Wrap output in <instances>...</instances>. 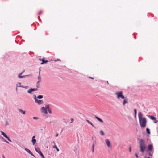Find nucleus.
Segmentation results:
<instances>
[{
    "label": "nucleus",
    "mask_w": 158,
    "mask_h": 158,
    "mask_svg": "<svg viewBox=\"0 0 158 158\" xmlns=\"http://www.w3.org/2000/svg\"><path fill=\"white\" fill-rule=\"evenodd\" d=\"M2 157L3 158H5V156L4 155H2Z\"/></svg>",
    "instance_id": "obj_50"
},
{
    "label": "nucleus",
    "mask_w": 158,
    "mask_h": 158,
    "mask_svg": "<svg viewBox=\"0 0 158 158\" xmlns=\"http://www.w3.org/2000/svg\"><path fill=\"white\" fill-rule=\"evenodd\" d=\"M39 60L42 61V62L41 63V64H43L45 63H46L48 62V60H44V58L42 59H41L40 58Z\"/></svg>",
    "instance_id": "obj_11"
},
{
    "label": "nucleus",
    "mask_w": 158,
    "mask_h": 158,
    "mask_svg": "<svg viewBox=\"0 0 158 158\" xmlns=\"http://www.w3.org/2000/svg\"><path fill=\"white\" fill-rule=\"evenodd\" d=\"M31 142L33 145H34L36 143V140L35 139H32Z\"/></svg>",
    "instance_id": "obj_19"
},
{
    "label": "nucleus",
    "mask_w": 158,
    "mask_h": 158,
    "mask_svg": "<svg viewBox=\"0 0 158 158\" xmlns=\"http://www.w3.org/2000/svg\"><path fill=\"white\" fill-rule=\"evenodd\" d=\"M32 92V88H31L27 91V93H29V94H31Z\"/></svg>",
    "instance_id": "obj_21"
},
{
    "label": "nucleus",
    "mask_w": 158,
    "mask_h": 158,
    "mask_svg": "<svg viewBox=\"0 0 158 158\" xmlns=\"http://www.w3.org/2000/svg\"><path fill=\"white\" fill-rule=\"evenodd\" d=\"M18 110L19 112L23 114L24 115L26 114V113L25 111H23V110L20 109H18Z\"/></svg>",
    "instance_id": "obj_15"
},
{
    "label": "nucleus",
    "mask_w": 158,
    "mask_h": 158,
    "mask_svg": "<svg viewBox=\"0 0 158 158\" xmlns=\"http://www.w3.org/2000/svg\"><path fill=\"white\" fill-rule=\"evenodd\" d=\"M124 99L123 102V105H125L126 104L128 103V99L126 97H125V98Z\"/></svg>",
    "instance_id": "obj_12"
},
{
    "label": "nucleus",
    "mask_w": 158,
    "mask_h": 158,
    "mask_svg": "<svg viewBox=\"0 0 158 158\" xmlns=\"http://www.w3.org/2000/svg\"><path fill=\"white\" fill-rule=\"evenodd\" d=\"M139 144L140 151L142 153H144L146 148L145 141L142 139H140L139 140Z\"/></svg>",
    "instance_id": "obj_2"
},
{
    "label": "nucleus",
    "mask_w": 158,
    "mask_h": 158,
    "mask_svg": "<svg viewBox=\"0 0 158 158\" xmlns=\"http://www.w3.org/2000/svg\"><path fill=\"white\" fill-rule=\"evenodd\" d=\"M53 148H56V150H57V152L59 151V149L57 148V146H56V145H55L53 146Z\"/></svg>",
    "instance_id": "obj_26"
},
{
    "label": "nucleus",
    "mask_w": 158,
    "mask_h": 158,
    "mask_svg": "<svg viewBox=\"0 0 158 158\" xmlns=\"http://www.w3.org/2000/svg\"><path fill=\"white\" fill-rule=\"evenodd\" d=\"M40 71H41V70H40V71H39V72H40Z\"/></svg>",
    "instance_id": "obj_52"
},
{
    "label": "nucleus",
    "mask_w": 158,
    "mask_h": 158,
    "mask_svg": "<svg viewBox=\"0 0 158 158\" xmlns=\"http://www.w3.org/2000/svg\"><path fill=\"white\" fill-rule=\"evenodd\" d=\"M71 122H70V123H72L74 121V119L73 118H71Z\"/></svg>",
    "instance_id": "obj_41"
},
{
    "label": "nucleus",
    "mask_w": 158,
    "mask_h": 158,
    "mask_svg": "<svg viewBox=\"0 0 158 158\" xmlns=\"http://www.w3.org/2000/svg\"><path fill=\"white\" fill-rule=\"evenodd\" d=\"M9 123H8V122L7 121H6V123H5V125L6 126H7V125H9Z\"/></svg>",
    "instance_id": "obj_39"
},
{
    "label": "nucleus",
    "mask_w": 158,
    "mask_h": 158,
    "mask_svg": "<svg viewBox=\"0 0 158 158\" xmlns=\"http://www.w3.org/2000/svg\"><path fill=\"white\" fill-rule=\"evenodd\" d=\"M35 136H34L32 137V139H34L35 138Z\"/></svg>",
    "instance_id": "obj_47"
},
{
    "label": "nucleus",
    "mask_w": 158,
    "mask_h": 158,
    "mask_svg": "<svg viewBox=\"0 0 158 158\" xmlns=\"http://www.w3.org/2000/svg\"><path fill=\"white\" fill-rule=\"evenodd\" d=\"M21 84V83H18V85H20Z\"/></svg>",
    "instance_id": "obj_49"
},
{
    "label": "nucleus",
    "mask_w": 158,
    "mask_h": 158,
    "mask_svg": "<svg viewBox=\"0 0 158 158\" xmlns=\"http://www.w3.org/2000/svg\"><path fill=\"white\" fill-rule=\"evenodd\" d=\"M24 150L28 153L31 155L32 156H33L34 157H35V156L33 154V153L28 149L27 148H25Z\"/></svg>",
    "instance_id": "obj_8"
},
{
    "label": "nucleus",
    "mask_w": 158,
    "mask_h": 158,
    "mask_svg": "<svg viewBox=\"0 0 158 158\" xmlns=\"http://www.w3.org/2000/svg\"><path fill=\"white\" fill-rule=\"evenodd\" d=\"M94 143L92 146V152H94Z\"/></svg>",
    "instance_id": "obj_30"
},
{
    "label": "nucleus",
    "mask_w": 158,
    "mask_h": 158,
    "mask_svg": "<svg viewBox=\"0 0 158 158\" xmlns=\"http://www.w3.org/2000/svg\"><path fill=\"white\" fill-rule=\"evenodd\" d=\"M43 98V96L42 95H39L37 97V98L38 99H42Z\"/></svg>",
    "instance_id": "obj_24"
},
{
    "label": "nucleus",
    "mask_w": 158,
    "mask_h": 158,
    "mask_svg": "<svg viewBox=\"0 0 158 158\" xmlns=\"http://www.w3.org/2000/svg\"><path fill=\"white\" fill-rule=\"evenodd\" d=\"M135 155L137 158H138V155L137 153L135 154Z\"/></svg>",
    "instance_id": "obj_44"
},
{
    "label": "nucleus",
    "mask_w": 158,
    "mask_h": 158,
    "mask_svg": "<svg viewBox=\"0 0 158 158\" xmlns=\"http://www.w3.org/2000/svg\"><path fill=\"white\" fill-rule=\"evenodd\" d=\"M147 116L150 119L154 120L155 123H156L158 122V120H157V118L153 116L148 115Z\"/></svg>",
    "instance_id": "obj_4"
},
{
    "label": "nucleus",
    "mask_w": 158,
    "mask_h": 158,
    "mask_svg": "<svg viewBox=\"0 0 158 158\" xmlns=\"http://www.w3.org/2000/svg\"><path fill=\"white\" fill-rule=\"evenodd\" d=\"M100 133L101 134L102 136H104L105 135L103 131L102 130H100Z\"/></svg>",
    "instance_id": "obj_23"
},
{
    "label": "nucleus",
    "mask_w": 158,
    "mask_h": 158,
    "mask_svg": "<svg viewBox=\"0 0 158 158\" xmlns=\"http://www.w3.org/2000/svg\"><path fill=\"white\" fill-rule=\"evenodd\" d=\"M129 151L130 152H131V146L130 147H129Z\"/></svg>",
    "instance_id": "obj_42"
},
{
    "label": "nucleus",
    "mask_w": 158,
    "mask_h": 158,
    "mask_svg": "<svg viewBox=\"0 0 158 158\" xmlns=\"http://www.w3.org/2000/svg\"><path fill=\"white\" fill-rule=\"evenodd\" d=\"M42 13V11H40L39 13H38V15H40L41 14V13Z\"/></svg>",
    "instance_id": "obj_43"
},
{
    "label": "nucleus",
    "mask_w": 158,
    "mask_h": 158,
    "mask_svg": "<svg viewBox=\"0 0 158 158\" xmlns=\"http://www.w3.org/2000/svg\"><path fill=\"white\" fill-rule=\"evenodd\" d=\"M40 82H37L36 84V87L37 88H38L40 87Z\"/></svg>",
    "instance_id": "obj_22"
},
{
    "label": "nucleus",
    "mask_w": 158,
    "mask_h": 158,
    "mask_svg": "<svg viewBox=\"0 0 158 158\" xmlns=\"http://www.w3.org/2000/svg\"><path fill=\"white\" fill-rule=\"evenodd\" d=\"M74 152H75V153H76L77 152V148H76V147H74Z\"/></svg>",
    "instance_id": "obj_34"
},
{
    "label": "nucleus",
    "mask_w": 158,
    "mask_h": 158,
    "mask_svg": "<svg viewBox=\"0 0 158 158\" xmlns=\"http://www.w3.org/2000/svg\"><path fill=\"white\" fill-rule=\"evenodd\" d=\"M115 94L117 96V98L118 99H119L120 98H122V99H124L125 98L124 96L123 95L122 91L116 92L115 93Z\"/></svg>",
    "instance_id": "obj_3"
},
{
    "label": "nucleus",
    "mask_w": 158,
    "mask_h": 158,
    "mask_svg": "<svg viewBox=\"0 0 158 158\" xmlns=\"http://www.w3.org/2000/svg\"><path fill=\"white\" fill-rule=\"evenodd\" d=\"M88 78H91V79H94V78L92 77H88Z\"/></svg>",
    "instance_id": "obj_45"
},
{
    "label": "nucleus",
    "mask_w": 158,
    "mask_h": 158,
    "mask_svg": "<svg viewBox=\"0 0 158 158\" xmlns=\"http://www.w3.org/2000/svg\"><path fill=\"white\" fill-rule=\"evenodd\" d=\"M86 121L89 123L93 127H94V128H96L93 125V124L91 122H90L88 120H87V119H86Z\"/></svg>",
    "instance_id": "obj_18"
},
{
    "label": "nucleus",
    "mask_w": 158,
    "mask_h": 158,
    "mask_svg": "<svg viewBox=\"0 0 158 158\" xmlns=\"http://www.w3.org/2000/svg\"><path fill=\"white\" fill-rule=\"evenodd\" d=\"M153 153V152H152V151H150L148 153V155H149V156H151L152 155Z\"/></svg>",
    "instance_id": "obj_28"
},
{
    "label": "nucleus",
    "mask_w": 158,
    "mask_h": 158,
    "mask_svg": "<svg viewBox=\"0 0 158 158\" xmlns=\"http://www.w3.org/2000/svg\"><path fill=\"white\" fill-rule=\"evenodd\" d=\"M153 149V146L152 144H149L148 146V151H152Z\"/></svg>",
    "instance_id": "obj_7"
},
{
    "label": "nucleus",
    "mask_w": 158,
    "mask_h": 158,
    "mask_svg": "<svg viewBox=\"0 0 158 158\" xmlns=\"http://www.w3.org/2000/svg\"><path fill=\"white\" fill-rule=\"evenodd\" d=\"M1 134L3 135L6 138V137H7L8 136L3 131H1Z\"/></svg>",
    "instance_id": "obj_20"
},
{
    "label": "nucleus",
    "mask_w": 158,
    "mask_h": 158,
    "mask_svg": "<svg viewBox=\"0 0 158 158\" xmlns=\"http://www.w3.org/2000/svg\"><path fill=\"white\" fill-rule=\"evenodd\" d=\"M35 102L39 105L43 104L44 102L42 100H38V99L35 101Z\"/></svg>",
    "instance_id": "obj_6"
},
{
    "label": "nucleus",
    "mask_w": 158,
    "mask_h": 158,
    "mask_svg": "<svg viewBox=\"0 0 158 158\" xmlns=\"http://www.w3.org/2000/svg\"><path fill=\"white\" fill-rule=\"evenodd\" d=\"M105 142L108 147H111L110 142L108 139H106L105 140Z\"/></svg>",
    "instance_id": "obj_10"
},
{
    "label": "nucleus",
    "mask_w": 158,
    "mask_h": 158,
    "mask_svg": "<svg viewBox=\"0 0 158 158\" xmlns=\"http://www.w3.org/2000/svg\"><path fill=\"white\" fill-rule=\"evenodd\" d=\"M37 79L38 80V81L37 82L40 83L41 81V78L40 74V72H39V75L38 76Z\"/></svg>",
    "instance_id": "obj_13"
},
{
    "label": "nucleus",
    "mask_w": 158,
    "mask_h": 158,
    "mask_svg": "<svg viewBox=\"0 0 158 158\" xmlns=\"http://www.w3.org/2000/svg\"><path fill=\"white\" fill-rule=\"evenodd\" d=\"M45 158L44 157V158Z\"/></svg>",
    "instance_id": "obj_54"
},
{
    "label": "nucleus",
    "mask_w": 158,
    "mask_h": 158,
    "mask_svg": "<svg viewBox=\"0 0 158 158\" xmlns=\"http://www.w3.org/2000/svg\"><path fill=\"white\" fill-rule=\"evenodd\" d=\"M30 75H23V76H19V77H18L19 78H26L28 76H29Z\"/></svg>",
    "instance_id": "obj_14"
},
{
    "label": "nucleus",
    "mask_w": 158,
    "mask_h": 158,
    "mask_svg": "<svg viewBox=\"0 0 158 158\" xmlns=\"http://www.w3.org/2000/svg\"><path fill=\"white\" fill-rule=\"evenodd\" d=\"M38 90V89L37 88H32V92L36 91Z\"/></svg>",
    "instance_id": "obj_32"
},
{
    "label": "nucleus",
    "mask_w": 158,
    "mask_h": 158,
    "mask_svg": "<svg viewBox=\"0 0 158 158\" xmlns=\"http://www.w3.org/2000/svg\"><path fill=\"white\" fill-rule=\"evenodd\" d=\"M107 83L108 84H109V82H108V81H107Z\"/></svg>",
    "instance_id": "obj_51"
},
{
    "label": "nucleus",
    "mask_w": 158,
    "mask_h": 158,
    "mask_svg": "<svg viewBox=\"0 0 158 158\" xmlns=\"http://www.w3.org/2000/svg\"><path fill=\"white\" fill-rule=\"evenodd\" d=\"M33 119L35 120H37L38 119V118L37 117H33Z\"/></svg>",
    "instance_id": "obj_38"
},
{
    "label": "nucleus",
    "mask_w": 158,
    "mask_h": 158,
    "mask_svg": "<svg viewBox=\"0 0 158 158\" xmlns=\"http://www.w3.org/2000/svg\"><path fill=\"white\" fill-rule=\"evenodd\" d=\"M146 132H147L149 134H150V130L148 128H146Z\"/></svg>",
    "instance_id": "obj_25"
},
{
    "label": "nucleus",
    "mask_w": 158,
    "mask_h": 158,
    "mask_svg": "<svg viewBox=\"0 0 158 158\" xmlns=\"http://www.w3.org/2000/svg\"><path fill=\"white\" fill-rule=\"evenodd\" d=\"M44 108H46V110H48V109H49V105H47L45 106V107Z\"/></svg>",
    "instance_id": "obj_29"
},
{
    "label": "nucleus",
    "mask_w": 158,
    "mask_h": 158,
    "mask_svg": "<svg viewBox=\"0 0 158 158\" xmlns=\"http://www.w3.org/2000/svg\"><path fill=\"white\" fill-rule=\"evenodd\" d=\"M6 139H7L10 142H12V141L10 139V138L8 137H7L6 138Z\"/></svg>",
    "instance_id": "obj_35"
},
{
    "label": "nucleus",
    "mask_w": 158,
    "mask_h": 158,
    "mask_svg": "<svg viewBox=\"0 0 158 158\" xmlns=\"http://www.w3.org/2000/svg\"><path fill=\"white\" fill-rule=\"evenodd\" d=\"M143 115L141 112L138 113V117L139 124L141 128H144L146 127L147 121L145 118L143 117Z\"/></svg>",
    "instance_id": "obj_1"
},
{
    "label": "nucleus",
    "mask_w": 158,
    "mask_h": 158,
    "mask_svg": "<svg viewBox=\"0 0 158 158\" xmlns=\"http://www.w3.org/2000/svg\"><path fill=\"white\" fill-rule=\"evenodd\" d=\"M25 71L23 70L22 72H21V73H20L18 76V77H19V76H22L21 75L23 74V73Z\"/></svg>",
    "instance_id": "obj_31"
},
{
    "label": "nucleus",
    "mask_w": 158,
    "mask_h": 158,
    "mask_svg": "<svg viewBox=\"0 0 158 158\" xmlns=\"http://www.w3.org/2000/svg\"><path fill=\"white\" fill-rule=\"evenodd\" d=\"M35 151L39 154L42 158H44V156L43 154L39 148H35Z\"/></svg>",
    "instance_id": "obj_5"
},
{
    "label": "nucleus",
    "mask_w": 158,
    "mask_h": 158,
    "mask_svg": "<svg viewBox=\"0 0 158 158\" xmlns=\"http://www.w3.org/2000/svg\"><path fill=\"white\" fill-rule=\"evenodd\" d=\"M136 114H135V118H136Z\"/></svg>",
    "instance_id": "obj_48"
},
{
    "label": "nucleus",
    "mask_w": 158,
    "mask_h": 158,
    "mask_svg": "<svg viewBox=\"0 0 158 158\" xmlns=\"http://www.w3.org/2000/svg\"><path fill=\"white\" fill-rule=\"evenodd\" d=\"M58 135H59V134H58V133H57V134H56V135H55L56 137H57V136H58Z\"/></svg>",
    "instance_id": "obj_46"
},
{
    "label": "nucleus",
    "mask_w": 158,
    "mask_h": 158,
    "mask_svg": "<svg viewBox=\"0 0 158 158\" xmlns=\"http://www.w3.org/2000/svg\"><path fill=\"white\" fill-rule=\"evenodd\" d=\"M33 97H34V99L35 102L37 99L36 97V96L35 95V94L34 95Z\"/></svg>",
    "instance_id": "obj_27"
},
{
    "label": "nucleus",
    "mask_w": 158,
    "mask_h": 158,
    "mask_svg": "<svg viewBox=\"0 0 158 158\" xmlns=\"http://www.w3.org/2000/svg\"><path fill=\"white\" fill-rule=\"evenodd\" d=\"M18 87H22L23 88H24L25 89H28L29 88V87L28 86H23V85H19L18 86Z\"/></svg>",
    "instance_id": "obj_16"
},
{
    "label": "nucleus",
    "mask_w": 158,
    "mask_h": 158,
    "mask_svg": "<svg viewBox=\"0 0 158 158\" xmlns=\"http://www.w3.org/2000/svg\"><path fill=\"white\" fill-rule=\"evenodd\" d=\"M60 60L59 59H57L56 60H55V61H60Z\"/></svg>",
    "instance_id": "obj_40"
},
{
    "label": "nucleus",
    "mask_w": 158,
    "mask_h": 158,
    "mask_svg": "<svg viewBox=\"0 0 158 158\" xmlns=\"http://www.w3.org/2000/svg\"><path fill=\"white\" fill-rule=\"evenodd\" d=\"M95 118L99 122H102V123L103 122V120L102 119L100 118H99L98 117L95 116Z\"/></svg>",
    "instance_id": "obj_17"
},
{
    "label": "nucleus",
    "mask_w": 158,
    "mask_h": 158,
    "mask_svg": "<svg viewBox=\"0 0 158 158\" xmlns=\"http://www.w3.org/2000/svg\"><path fill=\"white\" fill-rule=\"evenodd\" d=\"M2 138L3 139V141L4 142H5L7 143H9L6 140H5L2 137Z\"/></svg>",
    "instance_id": "obj_33"
},
{
    "label": "nucleus",
    "mask_w": 158,
    "mask_h": 158,
    "mask_svg": "<svg viewBox=\"0 0 158 158\" xmlns=\"http://www.w3.org/2000/svg\"><path fill=\"white\" fill-rule=\"evenodd\" d=\"M134 111L135 112V114H137V110L136 109H134Z\"/></svg>",
    "instance_id": "obj_37"
},
{
    "label": "nucleus",
    "mask_w": 158,
    "mask_h": 158,
    "mask_svg": "<svg viewBox=\"0 0 158 158\" xmlns=\"http://www.w3.org/2000/svg\"><path fill=\"white\" fill-rule=\"evenodd\" d=\"M48 112L50 113V114H51L52 113V112H51V110H50V109L49 108V109H48V110H47Z\"/></svg>",
    "instance_id": "obj_36"
},
{
    "label": "nucleus",
    "mask_w": 158,
    "mask_h": 158,
    "mask_svg": "<svg viewBox=\"0 0 158 158\" xmlns=\"http://www.w3.org/2000/svg\"><path fill=\"white\" fill-rule=\"evenodd\" d=\"M147 158H150L149 157H148Z\"/></svg>",
    "instance_id": "obj_53"
},
{
    "label": "nucleus",
    "mask_w": 158,
    "mask_h": 158,
    "mask_svg": "<svg viewBox=\"0 0 158 158\" xmlns=\"http://www.w3.org/2000/svg\"><path fill=\"white\" fill-rule=\"evenodd\" d=\"M41 112L47 114V110H46V108H44V107H42L41 108Z\"/></svg>",
    "instance_id": "obj_9"
}]
</instances>
